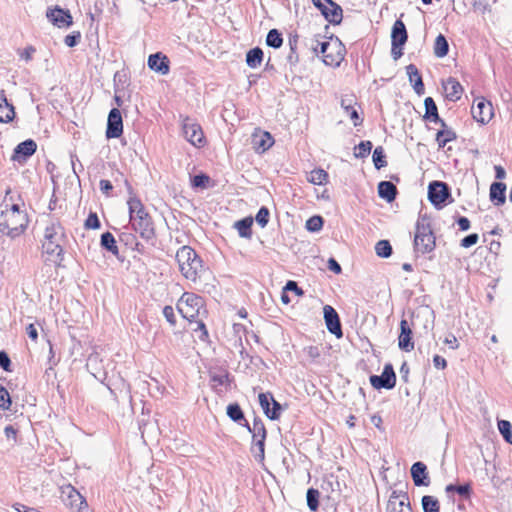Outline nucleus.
Here are the masks:
<instances>
[{
  "label": "nucleus",
  "instance_id": "obj_40",
  "mask_svg": "<svg viewBox=\"0 0 512 512\" xmlns=\"http://www.w3.org/2000/svg\"><path fill=\"white\" fill-rule=\"evenodd\" d=\"M319 491L314 488H309L306 494L307 506L311 511H316L319 507Z\"/></svg>",
  "mask_w": 512,
  "mask_h": 512
},
{
  "label": "nucleus",
  "instance_id": "obj_46",
  "mask_svg": "<svg viewBox=\"0 0 512 512\" xmlns=\"http://www.w3.org/2000/svg\"><path fill=\"white\" fill-rule=\"evenodd\" d=\"M324 224L323 218L319 215L310 217L305 224V227L310 232H318L322 229Z\"/></svg>",
  "mask_w": 512,
  "mask_h": 512
},
{
  "label": "nucleus",
  "instance_id": "obj_49",
  "mask_svg": "<svg viewBox=\"0 0 512 512\" xmlns=\"http://www.w3.org/2000/svg\"><path fill=\"white\" fill-rule=\"evenodd\" d=\"M12 401L7 389L0 384V409L10 410Z\"/></svg>",
  "mask_w": 512,
  "mask_h": 512
},
{
  "label": "nucleus",
  "instance_id": "obj_19",
  "mask_svg": "<svg viewBox=\"0 0 512 512\" xmlns=\"http://www.w3.org/2000/svg\"><path fill=\"white\" fill-rule=\"evenodd\" d=\"M252 144L257 153H263L274 144V139L269 132L259 131L253 134Z\"/></svg>",
  "mask_w": 512,
  "mask_h": 512
},
{
  "label": "nucleus",
  "instance_id": "obj_50",
  "mask_svg": "<svg viewBox=\"0 0 512 512\" xmlns=\"http://www.w3.org/2000/svg\"><path fill=\"white\" fill-rule=\"evenodd\" d=\"M269 216H270V212H269V209L265 206H262L257 214H256V217H255V220L256 222L262 227L264 228L268 222H269Z\"/></svg>",
  "mask_w": 512,
  "mask_h": 512
},
{
  "label": "nucleus",
  "instance_id": "obj_26",
  "mask_svg": "<svg viewBox=\"0 0 512 512\" xmlns=\"http://www.w3.org/2000/svg\"><path fill=\"white\" fill-rule=\"evenodd\" d=\"M506 185L502 182H494L490 186V200L496 205H503L506 201Z\"/></svg>",
  "mask_w": 512,
  "mask_h": 512
},
{
  "label": "nucleus",
  "instance_id": "obj_1",
  "mask_svg": "<svg viewBox=\"0 0 512 512\" xmlns=\"http://www.w3.org/2000/svg\"><path fill=\"white\" fill-rule=\"evenodd\" d=\"M67 241L65 229L58 221H51L44 230L42 250L47 260L60 265L64 260V245Z\"/></svg>",
  "mask_w": 512,
  "mask_h": 512
},
{
  "label": "nucleus",
  "instance_id": "obj_60",
  "mask_svg": "<svg viewBox=\"0 0 512 512\" xmlns=\"http://www.w3.org/2000/svg\"><path fill=\"white\" fill-rule=\"evenodd\" d=\"M272 408L270 413V420H277L280 417V412L282 407L279 402H277L274 398L272 400Z\"/></svg>",
  "mask_w": 512,
  "mask_h": 512
},
{
  "label": "nucleus",
  "instance_id": "obj_11",
  "mask_svg": "<svg viewBox=\"0 0 512 512\" xmlns=\"http://www.w3.org/2000/svg\"><path fill=\"white\" fill-rule=\"evenodd\" d=\"M123 133V121L121 112L117 108L110 110L107 120L106 137L118 138Z\"/></svg>",
  "mask_w": 512,
  "mask_h": 512
},
{
  "label": "nucleus",
  "instance_id": "obj_20",
  "mask_svg": "<svg viewBox=\"0 0 512 512\" xmlns=\"http://www.w3.org/2000/svg\"><path fill=\"white\" fill-rule=\"evenodd\" d=\"M36 148L37 145L35 141L32 139L25 140L15 147L12 159L19 162L21 160H26L35 153Z\"/></svg>",
  "mask_w": 512,
  "mask_h": 512
},
{
  "label": "nucleus",
  "instance_id": "obj_34",
  "mask_svg": "<svg viewBox=\"0 0 512 512\" xmlns=\"http://www.w3.org/2000/svg\"><path fill=\"white\" fill-rule=\"evenodd\" d=\"M101 246L113 255L118 256L119 249L114 236L110 232H105L101 235Z\"/></svg>",
  "mask_w": 512,
  "mask_h": 512
},
{
  "label": "nucleus",
  "instance_id": "obj_42",
  "mask_svg": "<svg viewBox=\"0 0 512 512\" xmlns=\"http://www.w3.org/2000/svg\"><path fill=\"white\" fill-rule=\"evenodd\" d=\"M445 491H446L447 494H450L452 492H456L460 496L468 498L470 496V493H471V487H470L469 484H464V485L449 484V485L446 486Z\"/></svg>",
  "mask_w": 512,
  "mask_h": 512
},
{
  "label": "nucleus",
  "instance_id": "obj_45",
  "mask_svg": "<svg viewBox=\"0 0 512 512\" xmlns=\"http://www.w3.org/2000/svg\"><path fill=\"white\" fill-rule=\"evenodd\" d=\"M372 158L376 169H381L387 165L382 146H378L374 149Z\"/></svg>",
  "mask_w": 512,
  "mask_h": 512
},
{
  "label": "nucleus",
  "instance_id": "obj_14",
  "mask_svg": "<svg viewBox=\"0 0 512 512\" xmlns=\"http://www.w3.org/2000/svg\"><path fill=\"white\" fill-rule=\"evenodd\" d=\"M323 312L328 331L334 334L337 338H341L343 336V332L341 328L340 319L336 310L332 306L326 305L323 308Z\"/></svg>",
  "mask_w": 512,
  "mask_h": 512
},
{
  "label": "nucleus",
  "instance_id": "obj_5",
  "mask_svg": "<svg viewBox=\"0 0 512 512\" xmlns=\"http://www.w3.org/2000/svg\"><path fill=\"white\" fill-rule=\"evenodd\" d=\"M435 249V236L431 228L430 219L420 216L415 226L414 250L416 253L427 254Z\"/></svg>",
  "mask_w": 512,
  "mask_h": 512
},
{
  "label": "nucleus",
  "instance_id": "obj_25",
  "mask_svg": "<svg viewBox=\"0 0 512 512\" xmlns=\"http://www.w3.org/2000/svg\"><path fill=\"white\" fill-rule=\"evenodd\" d=\"M406 72L409 77L410 83L413 85L415 92L418 95L424 93V84L422 81V77L418 71V68L414 64H409L406 67Z\"/></svg>",
  "mask_w": 512,
  "mask_h": 512
},
{
  "label": "nucleus",
  "instance_id": "obj_33",
  "mask_svg": "<svg viewBox=\"0 0 512 512\" xmlns=\"http://www.w3.org/2000/svg\"><path fill=\"white\" fill-rule=\"evenodd\" d=\"M449 52V44L444 35L439 34L434 43V54L438 58L445 57Z\"/></svg>",
  "mask_w": 512,
  "mask_h": 512
},
{
  "label": "nucleus",
  "instance_id": "obj_24",
  "mask_svg": "<svg viewBox=\"0 0 512 512\" xmlns=\"http://www.w3.org/2000/svg\"><path fill=\"white\" fill-rule=\"evenodd\" d=\"M425 114L424 119L430 122H435L441 126H445V121L440 118L438 108L432 97H427L424 100Z\"/></svg>",
  "mask_w": 512,
  "mask_h": 512
},
{
  "label": "nucleus",
  "instance_id": "obj_61",
  "mask_svg": "<svg viewBox=\"0 0 512 512\" xmlns=\"http://www.w3.org/2000/svg\"><path fill=\"white\" fill-rule=\"evenodd\" d=\"M285 291H293L297 295L302 296L304 294L303 290L298 286V284L295 281H288L284 287Z\"/></svg>",
  "mask_w": 512,
  "mask_h": 512
},
{
  "label": "nucleus",
  "instance_id": "obj_53",
  "mask_svg": "<svg viewBox=\"0 0 512 512\" xmlns=\"http://www.w3.org/2000/svg\"><path fill=\"white\" fill-rule=\"evenodd\" d=\"M209 180V176L205 174L195 175L192 179V185L193 187L206 188Z\"/></svg>",
  "mask_w": 512,
  "mask_h": 512
},
{
  "label": "nucleus",
  "instance_id": "obj_44",
  "mask_svg": "<svg viewBox=\"0 0 512 512\" xmlns=\"http://www.w3.org/2000/svg\"><path fill=\"white\" fill-rule=\"evenodd\" d=\"M498 429L506 442L512 444V425L507 420L498 421Z\"/></svg>",
  "mask_w": 512,
  "mask_h": 512
},
{
  "label": "nucleus",
  "instance_id": "obj_4",
  "mask_svg": "<svg viewBox=\"0 0 512 512\" xmlns=\"http://www.w3.org/2000/svg\"><path fill=\"white\" fill-rule=\"evenodd\" d=\"M176 260L181 274L190 281L195 282L203 271L201 258L190 246H182L176 253Z\"/></svg>",
  "mask_w": 512,
  "mask_h": 512
},
{
  "label": "nucleus",
  "instance_id": "obj_54",
  "mask_svg": "<svg viewBox=\"0 0 512 512\" xmlns=\"http://www.w3.org/2000/svg\"><path fill=\"white\" fill-rule=\"evenodd\" d=\"M163 315H164L166 321L171 326L176 325V314H175L174 308L172 306H169V305L165 306L163 308Z\"/></svg>",
  "mask_w": 512,
  "mask_h": 512
},
{
  "label": "nucleus",
  "instance_id": "obj_58",
  "mask_svg": "<svg viewBox=\"0 0 512 512\" xmlns=\"http://www.w3.org/2000/svg\"><path fill=\"white\" fill-rule=\"evenodd\" d=\"M120 240L122 242H124L126 245H135V249L136 250H139V246L140 244L138 242H136V238L133 234L131 233H122L120 235Z\"/></svg>",
  "mask_w": 512,
  "mask_h": 512
},
{
  "label": "nucleus",
  "instance_id": "obj_37",
  "mask_svg": "<svg viewBox=\"0 0 512 512\" xmlns=\"http://www.w3.org/2000/svg\"><path fill=\"white\" fill-rule=\"evenodd\" d=\"M328 173L323 169H314L310 172L308 181L314 185H323L327 182Z\"/></svg>",
  "mask_w": 512,
  "mask_h": 512
},
{
  "label": "nucleus",
  "instance_id": "obj_31",
  "mask_svg": "<svg viewBox=\"0 0 512 512\" xmlns=\"http://www.w3.org/2000/svg\"><path fill=\"white\" fill-rule=\"evenodd\" d=\"M253 224L252 217H245L239 221H236L234 227L237 229L238 234L242 238H251L252 231L251 226Z\"/></svg>",
  "mask_w": 512,
  "mask_h": 512
},
{
  "label": "nucleus",
  "instance_id": "obj_41",
  "mask_svg": "<svg viewBox=\"0 0 512 512\" xmlns=\"http://www.w3.org/2000/svg\"><path fill=\"white\" fill-rule=\"evenodd\" d=\"M227 415L234 422L244 420V413L237 403H232L227 406Z\"/></svg>",
  "mask_w": 512,
  "mask_h": 512
},
{
  "label": "nucleus",
  "instance_id": "obj_21",
  "mask_svg": "<svg viewBox=\"0 0 512 512\" xmlns=\"http://www.w3.org/2000/svg\"><path fill=\"white\" fill-rule=\"evenodd\" d=\"M63 494L67 496L69 500L68 504L71 508L77 507L78 512H82L84 509H87L88 504L86 499L73 486H66L63 489Z\"/></svg>",
  "mask_w": 512,
  "mask_h": 512
},
{
  "label": "nucleus",
  "instance_id": "obj_35",
  "mask_svg": "<svg viewBox=\"0 0 512 512\" xmlns=\"http://www.w3.org/2000/svg\"><path fill=\"white\" fill-rule=\"evenodd\" d=\"M423 512H439L440 504L436 497L425 495L421 500Z\"/></svg>",
  "mask_w": 512,
  "mask_h": 512
},
{
  "label": "nucleus",
  "instance_id": "obj_62",
  "mask_svg": "<svg viewBox=\"0 0 512 512\" xmlns=\"http://www.w3.org/2000/svg\"><path fill=\"white\" fill-rule=\"evenodd\" d=\"M444 343L448 345L451 349L456 350L459 347V342L454 334L450 333L448 334L445 339Z\"/></svg>",
  "mask_w": 512,
  "mask_h": 512
},
{
  "label": "nucleus",
  "instance_id": "obj_39",
  "mask_svg": "<svg viewBox=\"0 0 512 512\" xmlns=\"http://www.w3.org/2000/svg\"><path fill=\"white\" fill-rule=\"evenodd\" d=\"M375 252L381 258H388L392 254V246L388 240H380L375 245Z\"/></svg>",
  "mask_w": 512,
  "mask_h": 512
},
{
  "label": "nucleus",
  "instance_id": "obj_28",
  "mask_svg": "<svg viewBox=\"0 0 512 512\" xmlns=\"http://www.w3.org/2000/svg\"><path fill=\"white\" fill-rule=\"evenodd\" d=\"M441 130H439L436 134V142L439 148H444L447 143L456 140L457 135L456 132L448 127L445 123V126H441Z\"/></svg>",
  "mask_w": 512,
  "mask_h": 512
},
{
  "label": "nucleus",
  "instance_id": "obj_6",
  "mask_svg": "<svg viewBox=\"0 0 512 512\" xmlns=\"http://www.w3.org/2000/svg\"><path fill=\"white\" fill-rule=\"evenodd\" d=\"M177 310L183 318L192 322L206 313L204 300L194 293L185 292L177 303Z\"/></svg>",
  "mask_w": 512,
  "mask_h": 512
},
{
  "label": "nucleus",
  "instance_id": "obj_51",
  "mask_svg": "<svg viewBox=\"0 0 512 512\" xmlns=\"http://www.w3.org/2000/svg\"><path fill=\"white\" fill-rule=\"evenodd\" d=\"M322 56L323 62L328 66H339L341 61L343 60V56L340 53L332 54L327 51Z\"/></svg>",
  "mask_w": 512,
  "mask_h": 512
},
{
  "label": "nucleus",
  "instance_id": "obj_8",
  "mask_svg": "<svg viewBox=\"0 0 512 512\" xmlns=\"http://www.w3.org/2000/svg\"><path fill=\"white\" fill-rule=\"evenodd\" d=\"M182 132L185 139L195 147L205 144V136L201 126L193 119L185 117L182 121Z\"/></svg>",
  "mask_w": 512,
  "mask_h": 512
},
{
  "label": "nucleus",
  "instance_id": "obj_63",
  "mask_svg": "<svg viewBox=\"0 0 512 512\" xmlns=\"http://www.w3.org/2000/svg\"><path fill=\"white\" fill-rule=\"evenodd\" d=\"M99 187H100L101 192L103 194L107 195V196L109 195V193L113 189L112 183L109 180H106V179L100 180Z\"/></svg>",
  "mask_w": 512,
  "mask_h": 512
},
{
  "label": "nucleus",
  "instance_id": "obj_56",
  "mask_svg": "<svg viewBox=\"0 0 512 512\" xmlns=\"http://www.w3.org/2000/svg\"><path fill=\"white\" fill-rule=\"evenodd\" d=\"M80 39H81V34H80V32L76 31V32H73L72 34L67 35L64 38V43L68 47H74L80 42Z\"/></svg>",
  "mask_w": 512,
  "mask_h": 512
},
{
  "label": "nucleus",
  "instance_id": "obj_29",
  "mask_svg": "<svg viewBox=\"0 0 512 512\" xmlns=\"http://www.w3.org/2000/svg\"><path fill=\"white\" fill-rule=\"evenodd\" d=\"M324 18L333 25L340 24L343 18L341 6L332 0L331 4L328 5V10L325 12Z\"/></svg>",
  "mask_w": 512,
  "mask_h": 512
},
{
  "label": "nucleus",
  "instance_id": "obj_43",
  "mask_svg": "<svg viewBox=\"0 0 512 512\" xmlns=\"http://www.w3.org/2000/svg\"><path fill=\"white\" fill-rule=\"evenodd\" d=\"M258 398L264 414L270 419L269 412H271L270 404L272 403L273 395L270 392L260 393Z\"/></svg>",
  "mask_w": 512,
  "mask_h": 512
},
{
  "label": "nucleus",
  "instance_id": "obj_23",
  "mask_svg": "<svg viewBox=\"0 0 512 512\" xmlns=\"http://www.w3.org/2000/svg\"><path fill=\"white\" fill-rule=\"evenodd\" d=\"M408 38L405 24L401 20H396L391 31L392 46H404Z\"/></svg>",
  "mask_w": 512,
  "mask_h": 512
},
{
  "label": "nucleus",
  "instance_id": "obj_52",
  "mask_svg": "<svg viewBox=\"0 0 512 512\" xmlns=\"http://www.w3.org/2000/svg\"><path fill=\"white\" fill-rule=\"evenodd\" d=\"M100 221L96 213L91 212L85 220L84 227L86 229H98L100 228Z\"/></svg>",
  "mask_w": 512,
  "mask_h": 512
},
{
  "label": "nucleus",
  "instance_id": "obj_18",
  "mask_svg": "<svg viewBox=\"0 0 512 512\" xmlns=\"http://www.w3.org/2000/svg\"><path fill=\"white\" fill-rule=\"evenodd\" d=\"M147 64L151 70H153L161 75H166L169 73V70H170L169 60L161 52L151 54L148 58Z\"/></svg>",
  "mask_w": 512,
  "mask_h": 512
},
{
  "label": "nucleus",
  "instance_id": "obj_30",
  "mask_svg": "<svg viewBox=\"0 0 512 512\" xmlns=\"http://www.w3.org/2000/svg\"><path fill=\"white\" fill-rule=\"evenodd\" d=\"M14 116V107L8 103L6 97L3 94H0V122H10L13 120Z\"/></svg>",
  "mask_w": 512,
  "mask_h": 512
},
{
  "label": "nucleus",
  "instance_id": "obj_27",
  "mask_svg": "<svg viewBox=\"0 0 512 512\" xmlns=\"http://www.w3.org/2000/svg\"><path fill=\"white\" fill-rule=\"evenodd\" d=\"M378 195L387 202H392L397 196V188L390 181H381L378 184Z\"/></svg>",
  "mask_w": 512,
  "mask_h": 512
},
{
  "label": "nucleus",
  "instance_id": "obj_17",
  "mask_svg": "<svg viewBox=\"0 0 512 512\" xmlns=\"http://www.w3.org/2000/svg\"><path fill=\"white\" fill-rule=\"evenodd\" d=\"M442 86L445 92V97L449 101L456 102L460 100L463 93V87L458 80L453 77H449L447 80L443 81Z\"/></svg>",
  "mask_w": 512,
  "mask_h": 512
},
{
  "label": "nucleus",
  "instance_id": "obj_36",
  "mask_svg": "<svg viewBox=\"0 0 512 512\" xmlns=\"http://www.w3.org/2000/svg\"><path fill=\"white\" fill-rule=\"evenodd\" d=\"M341 106L346 114L350 117V119L353 120L354 126H359L362 124L363 119L360 118L357 110L352 106L351 101L347 103L346 99H342Z\"/></svg>",
  "mask_w": 512,
  "mask_h": 512
},
{
  "label": "nucleus",
  "instance_id": "obj_22",
  "mask_svg": "<svg viewBox=\"0 0 512 512\" xmlns=\"http://www.w3.org/2000/svg\"><path fill=\"white\" fill-rule=\"evenodd\" d=\"M411 476L415 486H428L430 484L427 466L423 462H415L411 467Z\"/></svg>",
  "mask_w": 512,
  "mask_h": 512
},
{
  "label": "nucleus",
  "instance_id": "obj_9",
  "mask_svg": "<svg viewBox=\"0 0 512 512\" xmlns=\"http://www.w3.org/2000/svg\"><path fill=\"white\" fill-rule=\"evenodd\" d=\"M451 198L449 186L441 181H433L428 187V199L436 208H442Z\"/></svg>",
  "mask_w": 512,
  "mask_h": 512
},
{
  "label": "nucleus",
  "instance_id": "obj_64",
  "mask_svg": "<svg viewBox=\"0 0 512 512\" xmlns=\"http://www.w3.org/2000/svg\"><path fill=\"white\" fill-rule=\"evenodd\" d=\"M5 436L8 440L12 439L13 441H16L17 439V430L12 426L8 425L4 428Z\"/></svg>",
  "mask_w": 512,
  "mask_h": 512
},
{
  "label": "nucleus",
  "instance_id": "obj_32",
  "mask_svg": "<svg viewBox=\"0 0 512 512\" xmlns=\"http://www.w3.org/2000/svg\"><path fill=\"white\" fill-rule=\"evenodd\" d=\"M263 60V51L259 47L250 49L246 54V63L250 68H257Z\"/></svg>",
  "mask_w": 512,
  "mask_h": 512
},
{
  "label": "nucleus",
  "instance_id": "obj_13",
  "mask_svg": "<svg viewBox=\"0 0 512 512\" xmlns=\"http://www.w3.org/2000/svg\"><path fill=\"white\" fill-rule=\"evenodd\" d=\"M411 507L408 494L403 491L393 490L387 503V512H406Z\"/></svg>",
  "mask_w": 512,
  "mask_h": 512
},
{
  "label": "nucleus",
  "instance_id": "obj_2",
  "mask_svg": "<svg viewBox=\"0 0 512 512\" xmlns=\"http://www.w3.org/2000/svg\"><path fill=\"white\" fill-rule=\"evenodd\" d=\"M28 225V217L21 211L18 204L4 202L0 204V232L16 238L20 236Z\"/></svg>",
  "mask_w": 512,
  "mask_h": 512
},
{
  "label": "nucleus",
  "instance_id": "obj_12",
  "mask_svg": "<svg viewBox=\"0 0 512 512\" xmlns=\"http://www.w3.org/2000/svg\"><path fill=\"white\" fill-rule=\"evenodd\" d=\"M471 112L473 118L481 124H487L494 115L491 102L484 98L477 100V104L472 106Z\"/></svg>",
  "mask_w": 512,
  "mask_h": 512
},
{
  "label": "nucleus",
  "instance_id": "obj_55",
  "mask_svg": "<svg viewBox=\"0 0 512 512\" xmlns=\"http://www.w3.org/2000/svg\"><path fill=\"white\" fill-rule=\"evenodd\" d=\"M479 240V236L478 234L476 233H472V234H469L467 236H465L462 240H461V247L463 248H469L473 245H475Z\"/></svg>",
  "mask_w": 512,
  "mask_h": 512
},
{
  "label": "nucleus",
  "instance_id": "obj_3",
  "mask_svg": "<svg viewBox=\"0 0 512 512\" xmlns=\"http://www.w3.org/2000/svg\"><path fill=\"white\" fill-rule=\"evenodd\" d=\"M129 220L135 232L147 242H153L156 238L155 228L151 216L146 212L142 202L136 198H129Z\"/></svg>",
  "mask_w": 512,
  "mask_h": 512
},
{
  "label": "nucleus",
  "instance_id": "obj_47",
  "mask_svg": "<svg viewBox=\"0 0 512 512\" xmlns=\"http://www.w3.org/2000/svg\"><path fill=\"white\" fill-rule=\"evenodd\" d=\"M372 149V143L370 141H361L354 149V155L356 158L367 157Z\"/></svg>",
  "mask_w": 512,
  "mask_h": 512
},
{
  "label": "nucleus",
  "instance_id": "obj_15",
  "mask_svg": "<svg viewBox=\"0 0 512 512\" xmlns=\"http://www.w3.org/2000/svg\"><path fill=\"white\" fill-rule=\"evenodd\" d=\"M48 20L58 28L69 27L72 25V16L69 10H64L58 6L49 9L46 13Z\"/></svg>",
  "mask_w": 512,
  "mask_h": 512
},
{
  "label": "nucleus",
  "instance_id": "obj_48",
  "mask_svg": "<svg viewBox=\"0 0 512 512\" xmlns=\"http://www.w3.org/2000/svg\"><path fill=\"white\" fill-rule=\"evenodd\" d=\"M192 323L195 324V327L192 328V331L195 333H199L198 338L201 341H206L208 339V331L201 317L195 319Z\"/></svg>",
  "mask_w": 512,
  "mask_h": 512
},
{
  "label": "nucleus",
  "instance_id": "obj_59",
  "mask_svg": "<svg viewBox=\"0 0 512 512\" xmlns=\"http://www.w3.org/2000/svg\"><path fill=\"white\" fill-rule=\"evenodd\" d=\"M313 5L321 12L325 17V12L328 10V5L331 4L332 0H311Z\"/></svg>",
  "mask_w": 512,
  "mask_h": 512
},
{
  "label": "nucleus",
  "instance_id": "obj_7",
  "mask_svg": "<svg viewBox=\"0 0 512 512\" xmlns=\"http://www.w3.org/2000/svg\"><path fill=\"white\" fill-rule=\"evenodd\" d=\"M248 431L252 434V447L251 451L258 462H263L265 459V440L267 436L266 428L260 418H254L252 427L246 422L245 424Z\"/></svg>",
  "mask_w": 512,
  "mask_h": 512
},
{
  "label": "nucleus",
  "instance_id": "obj_10",
  "mask_svg": "<svg viewBox=\"0 0 512 512\" xmlns=\"http://www.w3.org/2000/svg\"><path fill=\"white\" fill-rule=\"evenodd\" d=\"M370 383L375 389H392L396 385V375L391 364H386L381 375H371Z\"/></svg>",
  "mask_w": 512,
  "mask_h": 512
},
{
  "label": "nucleus",
  "instance_id": "obj_16",
  "mask_svg": "<svg viewBox=\"0 0 512 512\" xmlns=\"http://www.w3.org/2000/svg\"><path fill=\"white\" fill-rule=\"evenodd\" d=\"M400 335L398 337L399 348L405 352H410L414 349V342L412 341V330L407 320L402 319L400 322Z\"/></svg>",
  "mask_w": 512,
  "mask_h": 512
},
{
  "label": "nucleus",
  "instance_id": "obj_57",
  "mask_svg": "<svg viewBox=\"0 0 512 512\" xmlns=\"http://www.w3.org/2000/svg\"><path fill=\"white\" fill-rule=\"evenodd\" d=\"M0 367L7 372H11V360L5 351H0Z\"/></svg>",
  "mask_w": 512,
  "mask_h": 512
},
{
  "label": "nucleus",
  "instance_id": "obj_38",
  "mask_svg": "<svg viewBox=\"0 0 512 512\" xmlns=\"http://www.w3.org/2000/svg\"><path fill=\"white\" fill-rule=\"evenodd\" d=\"M266 44L272 48H280L283 44L281 33L277 29H271L266 37Z\"/></svg>",
  "mask_w": 512,
  "mask_h": 512
}]
</instances>
